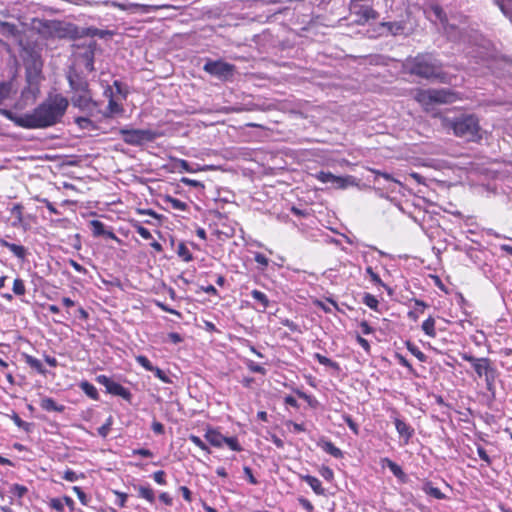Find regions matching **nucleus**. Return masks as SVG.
Returning <instances> with one entry per match:
<instances>
[{"mask_svg":"<svg viewBox=\"0 0 512 512\" xmlns=\"http://www.w3.org/2000/svg\"><path fill=\"white\" fill-rule=\"evenodd\" d=\"M69 101L61 94L49 96L32 112L15 119V124L25 129H43L56 125L65 115Z\"/></svg>","mask_w":512,"mask_h":512,"instance_id":"obj_1","label":"nucleus"},{"mask_svg":"<svg viewBox=\"0 0 512 512\" xmlns=\"http://www.w3.org/2000/svg\"><path fill=\"white\" fill-rule=\"evenodd\" d=\"M66 78L72 92L71 104L84 114L97 116L101 111L98 102L93 99L86 77L71 68Z\"/></svg>","mask_w":512,"mask_h":512,"instance_id":"obj_2","label":"nucleus"},{"mask_svg":"<svg viewBox=\"0 0 512 512\" xmlns=\"http://www.w3.org/2000/svg\"><path fill=\"white\" fill-rule=\"evenodd\" d=\"M403 71L416 77L433 80L443 75L442 63L431 53H419L403 62Z\"/></svg>","mask_w":512,"mask_h":512,"instance_id":"obj_3","label":"nucleus"},{"mask_svg":"<svg viewBox=\"0 0 512 512\" xmlns=\"http://www.w3.org/2000/svg\"><path fill=\"white\" fill-rule=\"evenodd\" d=\"M450 128L456 136L470 142H479L482 139L479 119L474 114H464L454 121H450Z\"/></svg>","mask_w":512,"mask_h":512,"instance_id":"obj_4","label":"nucleus"},{"mask_svg":"<svg viewBox=\"0 0 512 512\" xmlns=\"http://www.w3.org/2000/svg\"><path fill=\"white\" fill-rule=\"evenodd\" d=\"M26 81L31 89L38 90L39 84L43 80V60L40 54L32 51L24 60Z\"/></svg>","mask_w":512,"mask_h":512,"instance_id":"obj_5","label":"nucleus"},{"mask_svg":"<svg viewBox=\"0 0 512 512\" xmlns=\"http://www.w3.org/2000/svg\"><path fill=\"white\" fill-rule=\"evenodd\" d=\"M462 357L471 363L479 378L485 377L487 389L492 390L496 378V369L493 367L491 360L485 357L476 358L467 354H463Z\"/></svg>","mask_w":512,"mask_h":512,"instance_id":"obj_6","label":"nucleus"},{"mask_svg":"<svg viewBox=\"0 0 512 512\" xmlns=\"http://www.w3.org/2000/svg\"><path fill=\"white\" fill-rule=\"evenodd\" d=\"M124 143L131 146H142L145 143L154 141L159 134L151 129H128L121 128L119 130Z\"/></svg>","mask_w":512,"mask_h":512,"instance_id":"obj_7","label":"nucleus"},{"mask_svg":"<svg viewBox=\"0 0 512 512\" xmlns=\"http://www.w3.org/2000/svg\"><path fill=\"white\" fill-rule=\"evenodd\" d=\"M203 70L220 80L226 81L233 77L235 65L222 60H207Z\"/></svg>","mask_w":512,"mask_h":512,"instance_id":"obj_8","label":"nucleus"},{"mask_svg":"<svg viewBox=\"0 0 512 512\" xmlns=\"http://www.w3.org/2000/svg\"><path fill=\"white\" fill-rule=\"evenodd\" d=\"M96 381L106 388L107 393L115 396H119L124 400L130 401L132 394L131 392L122 386L120 383L113 381L106 375H98Z\"/></svg>","mask_w":512,"mask_h":512,"instance_id":"obj_9","label":"nucleus"},{"mask_svg":"<svg viewBox=\"0 0 512 512\" xmlns=\"http://www.w3.org/2000/svg\"><path fill=\"white\" fill-rule=\"evenodd\" d=\"M315 178L322 183H331L336 188L344 189L348 185L354 183V178L352 176H336L329 171H319L315 174Z\"/></svg>","mask_w":512,"mask_h":512,"instance_id":"obj_10","label":"nucleus"},{"mask_svg":"<svg viewBox=\"0 0 512 512\" xmlns=\"http://www.w3.org/2000/svg\"><path fill=\"white\" fill-rule=\"evenodd\" d=\"M350 11L359 17L358 23L364 24L369 20L377 19L379 14L371 5L361 3H350Z\"/></svg>","mask_w":512,"mask_h":512,"instance_id":"obj_11","label":"nucleus"},{"mask_svg":"<svg viewBox=\"0 0 512 512\" xmlns=\"http://www.w3.org/2000/svg\"><path fill=\"white\" fill-rule=\"evenodd\" d=\"M381 35L399 36L406 34L407 24L405 21H387L381 22L379 26Z\"/></svg>","mask_w":512,"mask_h":512,"instance_id":"obj_12","label":"nucleus"},{"mask_svg":"<svg viewBox=\"0 0 512 512\" xmlns=\"http://www.w3.org/2000/svg\"><path fill=\"white\" fill-rule=\"evenodd\" d=\"M426 17L434 24L440 23L446 29L447 17L443 8L437 3L430 4L425 10Z\"/></svg>","mask_w":512,"mask_h":512,"instance_id":"obj_13","label":"nucleus"},{"mask_svg":"<svg viewBox=\"0 0 512 512\" xmlns=\"http://www.w3.org/2000/svg\"><path fill=\"white\" fill-rule=\"evenodd\" d=\"M374 175L373 183L378 185L379 188L383 187L386 189L394 190L395 185L399 182L393 178V176L386 172H381L379 170H371Z\"/></svg>","mask_w":512,"mask_h":512,"instance_id":"obj_14","label":"nucleus"},{"mask_svg":"<svg viewBox=\"0 0 512 512\" xmlns=\"http://www.w3.org/2000/svg\"><path fill=\"white\" fill-rule=\"evenodd\" d=\"M134 490L137 492V496L146 500L151 505L155 504L156 496L155 492L149 484L146 485H133Z\"/></svg>","mask_w":512,"mask_h":512,"instance_id":"obj_15","label":"nucleus"},{"mask_svg":"<svg viewBox=\"0 0 512 512\" xmlns=\"http://www.w3.org/2000/svg\"><path fill=\"white\" fill-rule=\"evenodd\" d=\"M394 424L398 434L404 439V444H407L414 433V429L399 418H395Z\"/></svg>","mask_w":512,"mask_h":512,"instance_id":"obj_16","label":"nucleus"},{"mask_svg":"<svg viewBox=\"0 0 512 512\" xmlns=\"http://www.w3.org/2000/svg\"><path fill=\"white\" fill-rule=\"evenodd\" d=\"M90 226L92 228V233L94 236L98 237V236H106L110 239H113V240H118L117 236L115 235L114 232L112 231H107L105 229V225L103 222L99 221V220H92L90 222Z\"/></svg>","mask_w":512,"mask_h":512,"instance_id":"obj_17","label":"nucleus"},{"mask_svg":"<svg viewBox=\"0 0 512 512\" xmlns=\"http://www.w3.org/2000/svg\"><path fill=\"white\" fill-rule=\"evenodd\" d=\"M40 407L48 412H63L65 410V406L56 403V401L51 397H42L39 402Z\"/></svg>","mask_w":512,"mask_h":512,"instance_id":"obj_18","label":"nucleus"},{"mask_svg":"<svg viewBox=\"0 0 512 512\" xmlns=\"http://www.w3.org/2000/svg\"><path fill=\"white\" fill-rule=\"evenodd\" d=\"M108 93L110 94V99L106 110L102 113L104 117H112L113 115L119 114L123 111L122 106L113 99L111 88H108L105 91V94Z\"/></svg>","mask_w":512,"mask_h":512,"instance_id":"obj_19","label":"nucleus"},{"mask_svg":"<svg viewBox=\"0 0 512 512\" xmlns=\"http://www.w3.org/2000/svg\"><path fill=\"white\" fill-rule=\"evenodd\" d=\"M0 245L9 249L18 259L24 260L27 255V250L22 245L10 243L4 239L0 240Z\"/></svg>","mask_w":512,"mask_h":512,"instance_id":"obj_20","label":"nucleus"},{"mask_svg":"<svg viewBox=\"0 0 512 512\" xmlns=\"http://www.w3.org/2000/svg\"><path fill=\"white\" fill-rule=\"evenodd\" d=\"M205 439L214 447L220 448L224 445L225 436L214 429H209L205 433Z\"/></svg>","mask_w":512,"mask_h":512,"instance_id":"obj_21","label":"nucleus"},{"mask_svg":"<svg viewBox=\"0 0 512 512\" xmlns=\"http://www.w3.org/2000/svg\"><path fill=\"white\" fill-rule=\"evenodd\" d=\"M301 479L311 487L315 494L325 495V489L318 478L311 475H303Z\"/></svg>","mask_w":512,"mask_h":512,"instance_id":"obj_22","label":"nucleus"},{"mask_svg":"<svg viewBox=\"0 0 512 512\" xmlns=\"http://www.w3.org/2000/svg\"><path fill=\"white\" fill-rule=\"evenodd\" d=\"M250 295L259 304L261 311H265L271 304L268 296L260 290L254 289Z\"/></svg>","mask_w":512,"mask_h":512,"instance_id":"obj_23","label":"nucleus"},{"mask_svg":"<svg viewBox=\"0 0 512 512\" xmlns=\"http://www.w3.org/2000/svg\"><path fill=\"white\" fill-rule=\"evenodd\" d=\"M24 358L26 364L29 365L32 369L36 370L39 374L45 375L47 373L46 369L44 368L42 362L39 359L27 354L24 356Z\"/></svg>","mask_w":512,"mask_h":512,"instance_id":"obj_24","label":"nucleus"},{"mask_svg":"<svg viewBox=\"0 0 512 512\" xmlns=\"http://www.w3.org/2000/svg\"><path fill=\"white\" fill-rule=\"evenodd\" d=\"M79 387L89 398L93 400L99 399L98 391L92 383L88 381H82L80 382Z\"/></svg>","mask_w":512,"mask_h":512,"instance_id":"obj_25","label":"nucleus"},{"mask_svg":"<svg viewBox=\"0 0 512 512\" xmlns=\"http://www.w3.org/2000/svg\"><path fill=\"white\" fill-rule=\"evenodd\" d=\"M320 446L326 453L330 454L335 458L339 459L343 457V452L329 440L323 441L322 444H320Z\"/></svg>","mask_w":512,"mask_h":512,"instance_id":"obj_26","label":"nucleus"},{"mask_svg":"<svg viewBox=\"0 0 512 512\" xmlns=\"http://www.w3.org/2000/svg\"><path fill=\"white\" fill-rule=\"evenodd\" d=\"M381 462L382 466L388 467L395 477L402 478L404 476L402 468L394 461L390 460L389 458H383Z\"/></svg>","mask_w":512,"mask_h":512,"instance_id":"obj_27","label":"nucleus"},{"mask_svg":"<svg viewBox=\"0 0 512 512\" xmlns=\"http://www.w3.org/2000/svg\"><path fill=\"white\" fill-rule=\"evenodd\" d=\"M164 202L169 205L172 209L179 211H186L188 209L187 203L181 201L180 199L174 198L172 196H166L164 198Z\"/></svg>","mask_w":512,"mask_h":512,"instance_id":"obj_28","label":"nucleus"},{"mask_svg":"<svg viewBox=\"0 0 512 512\" xmlns=\"http://www.w3.org/2000/svg\"><path fill=\"white\" fill-rule=\"evenodd\" d=\"M320 364L326 366V367H329L337 372L340 371V365L331 360L330 358L326 357V356H323L322 354L320 353H315L314 356H313Z\"/></svg>","mask_w":512,"mask_h":512,"instance_id":"obj_29","label":"nucleus"},{"mask_svg":"<svg viewBox=\"0 0 512 512\" xmlns=\"http://www.w3.org/2000/svg\"><path fill=\"white\" fill-rule=\"evenodd\" d=\"M431 104L432 103H446L448 101V91L430 89Z\"/></svg>","mask_w":512,"mask_h":512,"instance_id":"obj_30","label":"nucleus"},{"mask_svg":"<svg viewBox=\"0 0 512 512\" xmlns=\"http://www.w3.org/2000/svg\"><path fill=\"white\" fill-rule=\"evenodd\" d=\"M28 492V489L26 486L24 485H20V484H12L9 488V493L12 495V496H15L17 498H22L25 496V494Z\"/></svg>","mask_w":512,"mask_h":512,"instance_id":"obj_31","label":"nucleus"},{"mask_svg":"<svg viewBox=\"0 0 512 512\" xmlns=\"http://www.w3.org/2000/svg\"><path fill=\"white\" fill-rule=\"evenodd\" d=\"M177 254L185 262H190L193 259L192 253L189 251L188 247L183 242L179 243L177 248Z\"/></svg>","mask_w":512,"mask_h":512,"instance_id":"obj_32","label":"nucleus"},{"mask_svg":"<svg viewBox=\"0 0 512 512\" xmlns=\"http://www.w3.org/2000/svg\"><path fill=\"white\" fill-rule=\"evenodd\" d=\"M10 213L16 219L13 226H16L23 221V206L21 204H14L10 209Z\"/></svg>","mask_w":512,"mask_h":512,"instance_id":"obj_33","label":"nucleus"},{"mask_svg":"<svg viewBox=\"0 0 512 512\" xmlns=\"http://www.w3.org/2000/svg\"><path fill=\"white\" fill-rule=\"evenodd\" d=\"M431 93L429 90H418L415 95V99L425 105L431 104Z\"/></svg>","mask_w":512,"mask_h":512,"instance_id":"obj_34","label":"nucleus"},{"mask_svg":"<svg viewBox=\"0 0 512 512\" xmlns=\"http://www.w3.org/2000/svg\"><path fill=\"white\" fill-rule=\"evenodd\" d=\"M12 290L16 296H23L26 293L24 281L20 278H16L13 282Z\"/></svg>","mask_w":512,"mask_h":512,"instance_id":"obj_35","label":"nucleus"},{"mask_svg":"<svg viewBox=\"0 0 512 512\" xmlns=\"http://www.w3.org/2000/svg\"><path fill=\"white\" fill-rule=\"evenodd\" d=\"M245 364H246L247 368L253 373H259V374L265 375L267 372L266 369L262 365L254 362L250 359H247L245 361Z\"/></svg>","mask_w":512,"mask_h":512,"instance_id":"obj_36","label":"nucleus"},{"mask_svg":"<svg viewBox=\"0 0 512 512\" xmlns=\"http://www.w3.org/2000/svg\"><path fill=\"white\" fill-rule=\"evenodd\" d=\"M363 303L373 310H377L379 304L377 298L370 293H365L363 297Z\"/></svg>","mask_w":512,"mask_h":512,"instance_id":"obj_37","label":"nucleus"},{"mask_svg":"<svg viewBox=\"0 0 512 512\" xmlns=\"http://www.w3.org/2000/svg\"><path fill=\"white\" fill-rule=\"evenodd\" d=\"M84 477L85 476L83 473L78 474L75 471H73L72 469H67L63 473V479H65L66 481H69V482H76L79 479L84 478Z\"/></svg>","mask_w":512,"mask_h":512,"instance_id":"obj_38","label":"nucleus"},{"mask_svg":"<svg viewBox=\"0 0 512 512\" xmlns=\"http://www.w3.org/2000/svg\"><path fill=\"white\" fill-rule=\"evenodd\" d=\"M136 362L142 366L146 371L151 372V370L154 368V365L151 363V361L144 355H138L135 357Z\"/></svg>","mask_w":512,"mask_h":512,"instance_id":"obj_39","label":"nucleus"},{"mask_svg":"<svg viewBox=\"0 0 512 512\" xmlns=\"http://www.w3.org/2000/svg\"><path fill=\"white\" fill-rule=\"evenodd\" d=\"M342 419L343 421L348 425V427L350 428V430L355 434V435H358L359 434V426L358 424L353 420V418L348 415V414H343L342 415Z\"/></svg>","mask_w":512,"mask_h":512,"instance_id":"obj_40","label":"nucleus"},{"mask_svg":"<svg viewBox=\"0 0 512 512\" xmlns=\"http://www.w3.org/2000/svg\"><path fill=\"white\" fill-rule=\"evenodd\" d=\"M407 348L418 360L426 361V355L416 345L408 342Z\"/></svg>","mask_w":512,"mask_h":512,"instance_id":"obj_41","label":"nucleus"},{"mask_svg":"<svg viewBox=\"0 0 512 512\" xmlns=\"http://www.w3.org/2000/svg\"><path fill=\"white\" fill-rule=\"evenodd\" d=\"M86 116H80L75 118V123L81 128V129H89L92 126V121L89 119V115L85 114Z\"/></svg>","mask_w":512,"mask_h":512,"instance_id":"obj_42","label":"nucleus"},{"mask_svg":"<svg viewBox=\"0 0 512 512\" xmlns=\"http://www.w3.org/2000/svg\"><path fill=\"white\" fill-rule=\"evenodd\" d=\"M224 444H226L233 451H242V447L239 444L238 439L236 437H225Z\"/></svg>","mask_w":512,"mask_h":512,"instance_id":"obj_43","label":"nucleus"},{"mask_svg":"<svg viewBox=\"0 0 512 512\" xmlns=\"http://www.w3.org/2000/svg\"><path fill=\"white\" fill-rule=\"evenodd\" d=\"M152 373H154V376L157 377L159 380H161L163 383L171 384L172 380L170 377L166 375V373L161 370L160 368L154 366V368L151 370Z\"/></svg>","mask_w":512,"mask_h":512,"instance_id":"obj_44","label":"nucleus"},{"mask_svg":"<svg viewBox=\"0 0 512 512\" xmlns=\"http://www.w3.org/2000/svg\"><path fill=\"white\" fill-rule=\"evenodd\" d=\"M435 320L431 317L426 319L422 324V329L427 335H434Z\"/></svg>","mask_w":512,"mask_h":512,"instance_id":"obj_45","label":"nucleus"},{"mask_svg":"<svg viewBox=\"0 0 512 512\" xmlns=\"http://www.w3.org/2000/svg\"><path fill=\"white\" fill-rule=\"evenodd\" d=\"M152 478L159 485H166L167 484L166 472L163 471V470H158V471L154 472L152 474Z\"/></svg>","mask_w":512,"mask_h":512,"instance_id":"obj_46","label":"nucleus"},{"mask_svg":"<svg viewBox=\"0 0 512 512\" xmlns=\"http://www.w3.org/2000/svg\"><path fill=\"white\" fill-rule=\"evenodd\" d=\"M112 417H109L106 422L100 426L97 431H98V434L101 436V437H106L111 429V425H112Z\"/></svg>","mask_w":512,"mask_h":512,"instance_id":"obj_47","label":"nucleus"},{"mask_svg":"<svg viewBox=\"0 0 512 512\" xmlns=\"http://www.w3.org/2000/svg\"><path fill=\"white\" fill-rule=\"evenodd\" d=\"M12 420L15 423V425L21 429H24L25 431L30 430L31 424L28 422L23 421L18 414L14 413L12 416Z\"/></svg>","mask_w":512,"mask_h":512,"instance_id":"obj_48","label":"nucleus"},{"mask_svg":"<svg viewBox=\"0 0 512 512\" xmlns=\"http://www.w3.org/2000/svg\"><path fill=\"white\" fill-rule=\"evenodd\" d=\"M133 227L135 228L136 232H137V233H138V234H139L143 239L148 240V239H151V238H152V234H151V232H150L147 228L143 227L142 225H140V224H135V225H133Z\"/></svg>","mask_w":512,"mask_h":512,"instance_id":"obj_49","label":"nucleus"},{"mask_svg":"<svg viewBox=\"0 0 512 512\" xmlns=\"http://www.w3.org/2000/svg\"><path fill=\"white\" fill-rule=\"evenodd\" d=\"M280 322L283 326L289 328L290 331L301 333V329H300L299 325L297 323L293 322L292 320L285 318V319H281Z\"/></svg>","mask_w":512,"mask_h":512,"instance_id":"obj_50","label":"nucleus"},{"mask_svg":"<svg viewBox=\"0 0 512 512\" xmlns=\"http://www.w3.org/2000/svg\"><path fill=\"white\" fill-rule=\"evenodd\" d=\"M319 473L326 481H332L334 478V472L328 466H322L319 470Z\"/></svg>","mask_w":512,"mask_h":512,"instance_id":"obj_51","label":"nucleus"},{"mask_svg":"<svg viewBox=\"0 0 512 512\" xmlns=\"http://www.w3.org/2000/svg\"><path fill=\"white\" fill-rule=\"evenodd\" d=\"M189 440L194 444L196 445L197 447H199L201 450L203 451H206V452H209V448L208 446L202 441V439L196 435H190L189 436Z\"/></svg>","mask_w":512,"mask_h":512,"instance_id":"obj_52","label":"nucleus"},{"mask_svg":"<svg viewBox=\"0 0 512 512\" xmlns=\"http://www.w3.org/2000/svg\"><path fill=\"white\" fill-rule=\"evenodd\" d=\"M49 506L52 509H55L57 512H63V510H64L63 501L59 498L50 499Z\"/></svg>","mask_w":512,"mask_h":512,"instance_id":"obj_53","label":"nucleus"},{"mask_svg":"<svg viewBox=\"0 0 512 512\" xmlns=\"http://www.w3.org/2000/svg\"><path fill=\"white\" fill-rule=\"evenodd\" d=\"M425 491L436 499H443L445 495L436 487L427 486Z\"/></svg>","mask_w":512,"mask_h":512,"instance_id":"obj_54","label":"nucleus"},{"mask_svg":"<svg viewBox=\"0 0 512 512\" xmlns=\"http://www.w3.org/2000/svg\"><path fill=\"white\" fill-rule=\"evenodd\" d=\"M254 260L262 266V269L266 268L269 264V259L262 253H255Z\"/></svg>","mask_w":512,"mask_h":512,"instance_id":"obj_55","label":"nucleus"},{"mask_svg":"<svg viewBox=\"0 0 512 512\" xmlns=\"http://www.w3.org/2000/svg\"><path fill=\"white\" fill-rule=\"evenodd\" d=\"M477 454L479 458L484 461L488 466L491 465V459L487 454L486 450L482 446L477 447Z\"/></svg>","mask_w":512,"mask_h":512,"instance_id":"obj_56","label":"nucleus"},{"mask_svg":"<svg viewBox=\"0 0 512 512\" xmlns=\"http://www.w3.org/2000/svg\"><path fill=\"white\" fill-rule=\"evenodd\" d=\"M68 264L78 273L80 274H86L87 273V269L82 266L81 264H79L77 261L73 260V259H69L68 260Z\"/></svg>","mask_w":512,"mask_h":512,"instance_id":"obj_57","label":"nucleus"},{"mask_svg":"<svg viewBox=\"0 0 512 512\" xmlns=\"http://www.w3.org/2000/svg\"><path fill=\"white\" fill-rule=\"evenodd\" d=\"M73 491L76 493L79 501L83 504V505H87V495L85 494V492L78 486H74L73 487Z\"/></svg>","mask_w":512,"mask_h":512,"instance_id":"obj_58","label":"nucleus"},{"mask_svg":"<svg viewBox=\"0 0 512 512\" xmlns=\"http://www.w3.org/2000/svg\"><path fill=\"white\" fill-rule=\"evenodd\" d=\"M159 500H160L163 504H165V505H167V506H172V505H173V498H172V497L170 496V494H169V493H167V492H161V493L159 494Z\"/></svg>","mask_w":512,"mask_h":512,"instance_id":"obj_59","label":"nucleus"},{"mask_svg":"<svg viewBox=\"0 0 512 512\" xmlns=\"http://www.w3.org/2000/svg\"><path fill=\"white\" fill-rule=\"evenodd\" d=\"M179 491L181 492L183 498L187 502H192V492L186 486H180Z\"/></svg>","mask_w":512,"mask_h":512,"instance_id":"obj_60","label":"nucleus"},{"mask_svg":"<svg viewBox=\"0 0 512 512\" xmlns=\"http://www.w3.org/2000/svg\"><path fill=\"white\" fill-rule=\"evenodd\" d=\"M243 470H244V474L246 475L249 483L252 485H256L258 483V481L254 477V475L252 473V469L248 466H245Z\"/></svg>","mask_w":512,"mask_h":512,"instance_id":"obj_61","label":"nucleus"},{"mask_svg":"<svg viewBox=\"0 0 512 512\" xmlns=\"http://www.w3.org/2000/svg\"><path fill=\"white\" fill-rule=\"evenodd\" d=\"M177 167L185 172H189V173L194 172V170L190 168L189 162L184 159H179L177 161Z\"/></svg>","mask_w":512,"mask_h":512,"instance_id":"obj_62","label":"nucleus"},{"mask_svg":"<svg viewBox=\"0 0 512 512\" xmlns=\"http://www.w3.org/2000/svg\"><path fill=\"white\" fill-rule=\"evenodd\" d=\"M366 273L370 276L372 282H374L375 284L381 283L379 275L373 271L372 267L368 266L366 268Z\"/></svg>","mask_w":512,"mask_h":512,"instance_id":"obj_63","label":"nucleus"},{"mask_svg":"<svg viewBox=\"0 0 512 512\" xmlns=\"http://www.w3.org/2000/svg\"><path fill=\"white\" fill-rule=\"evenodd\" d=\"M299 503L301 504V506L307 511V512H313L314 510V506L312 505V503L306 499V498H300L299 499Z\"/></svg>","mask_w":512,"mask_h":512,"instance_id":"obj_64","label":"nucleus"}]
</instances>
